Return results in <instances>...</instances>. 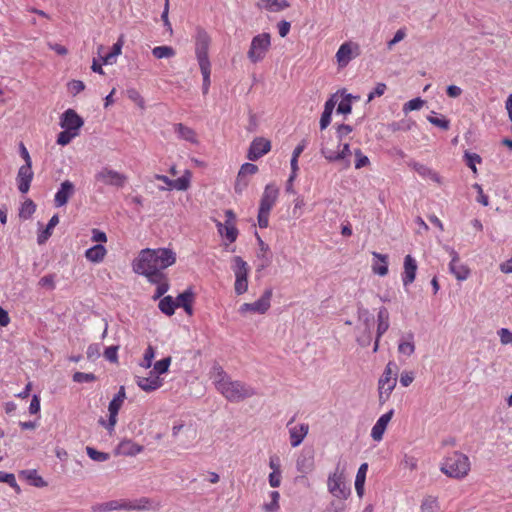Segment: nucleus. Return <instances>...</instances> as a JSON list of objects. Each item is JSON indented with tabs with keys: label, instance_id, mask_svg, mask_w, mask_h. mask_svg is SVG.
I'll use <instances>...</instances> for the list:
<instances>
[{
	"label": "nucleus",
	"instance_id": "obj_1",
	"mask_svg": "<svg viewBox=\"0 0 512 512\" xmlns=\"http://www.w3.org/2000/svg\"><path fill=\"white\" fill-rule=\"evenodd\" d=\"M176 253L170 248L142 249L133 261V271L156 285L154 299L162 297L169 289L164 270L176 263Z\"/></svg>",
	"mask_w": 512,
	"mask_h": 512
},
{
	"label": "nucleus",
	"instance_id": "obj_2",
	"mask_svg": "<svg viewBox=\"0 0 512 512\" xmlns=\"http://www.w3.org/2000/svg\"><path fill=\"white\" fill-rule=\"evenodd\" d=\"M210 378L216 390L230 402H240L256 394L255 390L245 383L232 380L220 365H214Z\"/></svg>",
	"mask_w": 512,
	"mask_h": 512
},
{
	"label": "nucleus",
	"instance_id": "obj_3",
	"mask_svg": "<svg viewBox=\"0 0 512 512\" xmlns=\"http://www.w3.org/2000/svg\"><path fill=\"white\" fill-rule=\"evenodd\" d=\"M471 469L468 456L461 452H452L442 462L440 470L450 478L463 479Z\"/></svg>",
	"mask_w": 512,
	"mask_h": 512
},
{
	"label": "nucleus",
	"instance_id": "obj_4",
	"mask_svg": "<svg viewBox=\"0 0 512 512\" xmlns=\"http://www.w3.org/2000/svg\"><path fill=\"white\" fill-rule=\"evenodd\" d=\"M279 189L274 183L265 186L259 203L258 225L260 228H267L269 225V216L272 208L277 202Z\"/></svg>",
	"mask_w": 512,
	"mask_h": 512
},
{
	"label": "nucleus",
	"instance_id": "obj_5",
	"mask_svg": "<svg viewBox=\"0 0 512 512\" xmlns=\"http://www.w3.org/2000/svg\"><path fill=\"white\" fill-rule=\"evenodd\" d=\"M329 493L340 500L347 499L351 494L350 485L345 479V468L337 465L335 470L329 474L327 479Z\"/></svg>",
	"mask_w": 512,
	"mask_h": 512
},
{
	"label": "nucleus",
	"instance_id": "obj_6",
	"mask_svg": "<svg viewBox=\"0 0 512 512\" xmlns=\"http://www.w3.org/2000/svg\"><path fill=\"white\" fill-rule=\"evenodd\" d=\"M398 366L395 362L389 361L384 369L382 376L378 382L379 401L385 403L397 383Z\"/></svg>",
	"mask_w": 512,
	"mask_h": 512
},
{
	"label": "nucleus",
	"instance_id": "obj_7",
	"mask_svg": "<svg viewBox=\"0 0 512 512\" xmlns=\"http://www.w3.org/2000/svg\"><path fill=\"white\" fill-rule=\"evenodd\" d=\"M271 48L270 33H260L251 40L250 47L247 51V57L251 63L257 64L263 61Z\"/></svg>",
	"mask_w": 512,
	"mask_h": 512
},
{
	"label": "nucleus",
	"instance_id": "obj_8",
	"mask_svg": "<svg viewBox=\"0 0 512 512\" xmlns=\"http://www.w3.org/2000/svg\"><path fill=\"white\" fill-rule=\"evenodd\" d=\"M232 270L235 275L234 290L237 295H242L248 290L249 265L240 256L232 259Z\"/></svg>",
	"mask_w": 512,
	"mask_h": 512
},
{
	"label": "nucleus",
	"instance_id": "obj_9",
	"mask_svg": "<svg viewBox=\"0 0 512 512\" xmlns=\"http://www.w3.org/2000/svg\"><path fill=\"white\" fill-rule=\"evenodd\" d=\"M95 180L105 186L122 188L128 181V176L124 173L116 171L108 166L101 168L95 174Z\"/></svg>",
	"mask_w": 512,
	"mask_h": 512
},
{
	"label": "nucleus",
	"instance_id": "obj_10",
	"mask_svg": "<svg viewBox=\"0 0 512 512\" xmlns=\"http://www.w3.org/2000/svg\"><path fill=\"white\" fill-rule=\"evenodd\" d=\"M273 296L272 288H267L263 292L262 296L253 303H243L239 307L240 314H265L271 307V299Z\"/></svg>",
	"mask_w": 512,
	"mask_h": 512
},
{
	"label": "nucleus",
	"instance_id": "obj_11",
	"mask_svg": "<svg viewBox=\"0 0 512 512\" xmlns=\"http://www.w3.org/2000/svg\"><path fill=\"white\" fill-rule=\"evenodd\" d=\"M360 46L353 41H346L342 43L336 52L335 58L338 68H345L351 60L360 55Z\"/></svg>",
	"mask_w": 512,
	"mask_h": 512
},
{
	"label": "nucleus",
	"instance_id": "obj_12",
	"mask_svg": "<svg viewBox=\"0 0 512 512\" xmlns=\"http://www.w3.org/2000/svg\"><path fill=\"white\" fill-rule=\"evenodd\" d=\"M225 216V223H221L219 221L216 222L217 230L219 234L229 243H233L236 241L239 234L236 227V215L232 210L229 209L225 211Z\"/></svg>",
	"mask_w": 512,
	"mask_h": 512
},
{
	"label": "nucleus",
	"instance_id": "obj_13",
	"mask_svg": "<svg viewBox=\"0 0 512 512\" xmlns=\"http://www.w3.org/2000/svg\"><path fill=\"white\" fill-rule=\"evenodd\" d=\"M210 42H211V39L205 31H199L197 33L196 41H195V54H196V58H197L199 67L211 65L209 56H208Z\"/></svg>",
	"mask_w": 512,
	"mask_h": 512
},
{
	"label": "nucleus",
	"instance_id": "obj_14",
	"mask_svg": "<svg viewBox=\"0 0 512 512\" xmlns=\"http://www.w3.org/2000/svg\"><path fill=\"white\" fill-rule=\"evenodd\" d=\"M295 416L287 423L290 445L295 448L298 447L309 432L308 423L293 424Z\"/></svg>",
	"mask_w": 512,
	"mask_h": 512
},
{
	"label": "nucleus",
	"instance_id": "obj_15",
	"mask_svg": "<svg viewBox=\"0 0 512 512\" xmlns=\"http://www.w3.org/2000/svg\"><path fill=\"white\" fill-rule=\"evenodd\" d=\"M451 261L449 263V270L458 281L466 280L470 275V269L467 265L460 262L459 254L451 247H447Z\"/></svg>",
	"mask_w": 512,
	"mask_h": 512
},
{
	"label": "nucleus",
	"instance_id": "obj_16",
	"mask_svg": "<svg viewBox=\"0 0 512 512\" xmlns=\"http://www.w3.org/2000/svg\"><path fill=\"white\" fill-rule=\"evenodd\" d=\"M271 150V142L270 140L264 138V137H256L251 142L247 158L251 161H256L262 156L269 153Z\"/></svg>",
	"mask_w": 512,
	"mask_h": 512
},
{
	"label": "nucleus",
	"instance_id": "obj_17",
	"mask_svg": "<svg viewBox=\"0 0 512 512\" xmlns=\"http://www.w3.org/2000/svg\"><path fill=\"white\" fill-rule=\"evenodd\" d=\"M321 153L330 162L345 160L351 155L350 145L348 143L341 145L338 142V150H331L329 142H326L321 148Z\"/></svg>",
	"mask_w": 512,
	"mask_h": 512
},
{
	"label": "nucleus",
	"instance_id": "obj_18",
	"mask_svg": "<svg viewBox=\"0 0 512 512\" xmlns=\"http://www.w3.org/2000/svg\"><path fill=\"white\" fill-rule=\"evenodd\" d=\"M84 125L83 119L73 109H67L60 118V126L62 129L78 133Z\"/></svg>",
	"mask_w": 512,
	"mask_h": 512
},
{
	"label": "nucleus",
	"instance_id": "obj_19",
	"mask_svg": "<svg viewBox=\"0 0 512 512\" xmlns=\"http://www.w3.org/2000/svg\"><path fill=\"white\" fill-rule=\"evenodd\" d=\"M33 177L34 173L32 171V165L28 164L20 166L16 181L18 189L21 193L25 194L29 191Z\"/></svg>",
	"mask_w": 512,
	"mask_h": 512
},
{
	"label": "nucleus",
	"instance_id": "obj_20",
	"mask_svg": "<svg viewBox=\"0 0 512 512\" xmlns=\"http://www.w3.org/2000/svg\"><path fill=\"white\" fill-rule=\"evenodd\" d=\"M75 193V186L74 184L69 181L65 180L61 183L58 191L56 192L54 196V204L56 207H62L66 205L69 201V199L74 195Z\"/></svg>",
	"mask_w": 512,
	"mask_h": 512
},
{
	"label": "nucleus",
	"instance_id": "obj_21",
	"mask_svg": "<svg viewBox=\"0 0 512 512\" xmlns=\"http://www.w3.org/2000/svg\"><path fill=\"white\" fill-rule=\"evenodd\" d=\"M394 414V410L386 412L381 415L371 429V437L374 441L380 442L383 439L384 433L387 429L389 422L391 421Z\"/></svg>",
	"mask_w": 512,
	"mask_h": 512
},
{
	"label": "nucleus",
	"instance_id": "obj_22",
	"mask_svg": "<svg viewBox=\"0 0 512 512\" xmlns=\"http://www.w3.org/2000/svg\"><path fill=\"white\" fill-rule=\"evenodd\" d=\"M258 172V167L252 163H244L241 165L237 175L235 190L241 192L248 185L247 176H252Z\"/></svg>",
	"mask_w": 512,
	"mask_h": 512
},
{
	"label": "nucleus",
	"instance_id": "obj_23",
	"mask_svg": "<svg viewBox=\"0 0 512 512\" xmlns=\"http://www.w3.org/2000/svg\"><path fill=\"white\" fill-rule=\"evenodd\" d=\"M136 384L145 392H153L163 385V381L158 375L150 372L148 377L137 376Z\"/></svg>",
	"mask_w": 512,
	"mask_h": 512
},
{
	"label": "nucleus",
	"instance_id": "obj_24",
	"mask_svg": "<svg viewBox=\"0 0 512 512\" xmlns=\"http://www.w3.org/2000/svg\"><path fill=\"white\" fill-rule=\"evenodd\" d=\"M402 282L404 286H408L414 282L417 272V262L411 255H406L403 264Z\"/></svg>",
	"mask_w": 512,
	"mask_h": 512
},
{
	"label": "nucleus",
	"instance_id": "obj_25",
	"mask_svg": "<svg viewBox=\"0 0 512 512\" xmlns=\"http://www.w3.org/2000/svg\"><path fill=\"white\" fill-rule=\"evenodd\" d=\"M123 403L121 401H118L116 399H112L108 406L109 411V419L108 422H105L103 419H101L99 422L101 425H103L111 434L114 431V428L117 424V416L119 413V410L121 409Z\"/></svg>",
	"mask_w": 512,
	"mask_h": 512
},
{
	"label": "nucleus",
	"instance_id": "obj_26",
	"mask_svg": "<svg viewBox=\"0 0 512 512\" xmlns=\"http://www.w3.org/2000/svg\"><path fill=\"white\" fill-rule=\"evenodd\" d=\"M173 129L179 139L189 142L193 145L199 144L198 135L193 128L182 123H177L174 124Z\"/></svg>",
	"mask_w": 512,
	"mask_h": 512
},
{
	"label": "nucleus",
	"instance_id": "obj_27",
	"mask_svg": "<svg viewBox=\"0 0 512 512\" xmlns=\"http://www.w3.org/2000/svg\"><path fill=\"white\" fill-rule=\"evenodd\" d=\"M128 511H150L156 510L159 504L149 497H141L135 500H127Z\"/></svg>",
	"mask_w": 512,
	"mask_h": 512
},
{
	"label": "nucleus",
	"instance_id": "obj_28",
	"mask_svg": "<svg viewBox=\"0 0 512 512\" xmlns=\"http://www.w3.org/2000/svg\"><path fill=\"white\" fill-rule=\"evenodd\" d=\"M144 447L134 442L131 439L122 440L117 448L116 453L123 456H135L141 452H143Z\"/></svg>",
	"mask_w": 512,
	"mask_h": 512
},
{
	"label": "nucleus",
	"instance_id": "obj_29",
	"mask_svg": "<svg viewBox=\"0 0 512 512\" xmlns=\"http://www.w3.org/2000/svg\"><path fill=\"white\" fill-rule=\"evenodd\" d=\"M372 256L373 273L382 277L386 276L388 274V256L378 252H372Z\"/></svg>",
	"mask_w": 512,
	"mask_h": 512
},
{
	"label": "nucleus",
	"instance_id": "obj_30",
	"mask_svg": "<svg viewBox=\"0 0 512 512\" xmlns=\"http://www.w3.org/2000/svg\"><path fill=\"white\" fill-rule=\"evenodd\" d=\"M107 255V249L102 244H96L85 252V257L92 263H101Z\"/></svg>",
	"mask_w": 512,
	"mask_h": 512
},
{
	"label": "nucleus",
	"instance_id": "obj_31",
	"mask_svg": "<svg viewBox=\"0 0 512 512\" xmlns=\"http://www.w3.org/2000/svg\"><path fill=\"white\" fill-rule=\"evenodd\" d=\"M194 301V294L191 290H186L179 294L175 300L177 307H183L188 315L193 314L192 303Z\"/></svg>",
	"mask_w": 512,
	"mask_h": 512
},
{
	"label": "nucleus",
	"instance_id": "obj_32",
	"mask_svg": "<svg viewBox=\"0 0 512 512\" xmlns=\"http://www.w3.org/2000/svg\"><path fill=\"white\" fill-rule=\"evenodd\" d=\"M59 217L58 215H53L49 220L47 226L38 233L37 243L42 245L47 242V240L51 237L53 233V229L58 225Z\"/></svg>",
	"mask_w": 512,
	"mask_h": 512
},
{
	"label": "nucleus",
	"instance_id": "obj_33",
	"mask_svg": "<svg viewBox=\"0 0 512 512\" xmlns=\"http://www.w3.org/2000/svg\"><path fill=\"white\" fill-rule=\"evenodd\" d=\"M20 476L25 478L29 483L35 487L42 488L47 486V482L37 473L35 469L23 470Z\"/></svg>",
	"mask_w": 512,
	"mask_h": 512
},
{
	"label": "nucleus",
	"instance_id": "obj_34",
	"mask_svg": "<svg viewBox=\"0 0 512 512\" xmlns=\"http://www.w3.org/2000/svg\"><path fill=\"white\" fill-rule=\"evenodd\" d=\"M192 172L185 170L183 175L176 180H172L170 189H176L178 191H186L191 185Z\"/></svg>",
	"mask_w": 512,
	"mask_h": 512
},
{
	"label": "nucleus",
	"instance_id": "obj_35",
	"mask_svg": "<svg viewBox=\"0 0 512 512\" xmlns=\"http://www.w3.org/2000/svg\"><path fill=\"white\" fill-rule=\"evenodd\" d=\"M378 325H377V334L378 338H381L383 334L389 328V312L385 307H381L378 311L377 315Z\"/></svg>",
	"mask_w": 512,
	"mask_h": 512
},
{
	"label": "nucleus",
	"instance_id": "obj_36",
	"mask_svg": "<svg viewBox=\"0 0 512 512\" xmlns=\"http://www.w3.org/2000/svg\"><path fill=\"white\" fill-rule=\"evenodd\" d=\"M398 352L406 356H411L415 352L414 337L412 334H409L405 339L399 342Z\"/></svg>",
	"mask_w": 512,
	"mask_h": 512
},
{
	"label": "nucleus",
	"instance_id": "obj_37",
	"mask_svg": "<svg viewBox=\"0 0 512 512\" xmlns=\"http://www.w3.org/2000/svg\"><path fill=\"white\" fill-rule=\"evenodd\" d=\"M115 510H126L128 511L127 500H112L100 505V512H110Z\"/></svg>",
	"mask_w": 512,
	"mask_h": 512
},
{
	"label": "nucleus",
	"instance_id": "obj_38",
	"mask_svg": "<svg viewBox=\"0 0 512 512\" xmlns=\"http://www.w3.org/2000/svg\"><path fill=\"white\" fill-rule=\"evenodd\" d=\"M159 309L162 313L167 316H172L177 308V304L175 300L171 296L163 297L159 302Z\"/></svg>",
	"mask_w": 512,
	"mask_h": 512
},
{
	"label": "nucleus",
	"instance_id": "obj_39",
	"mask_svg": "<svg viewBox=\"0 0 512 512\" xmlns=\"http://www.w3.org/2000/svg\"><path fill=\"white\" fill-rule=\"evenodd\" d=\"M152 54L156 59L172 58L176 55V51L171 46H156L152 49Z\"/></svg>",
	"mask_w": 512,
	"mask_h": 512
},
{
	"label": "nucleus",
	"instance_id": "obj_40",
	"mask_svg": "<svg viewBox=\"0 0 512 512\" xmlns=\"http://www.w3.org/2000/svg\"><path fill=\"white\" fill-rule=\"evenodd\" d=\"M36 211V205L31 199H26L19 210V217L27 220L29 219Z\"/></svg>",
	"mask_w": 512,
	"mask_h": 512
},
{
	"label": "nucleus",
	"instance_id": "obj_41",
	"mask_svg": "<svg viewBox=\"0 0 512 512\" xmlns=\"http://www.w3.org/2000/svg\"><path fill=\"white\" fill-rule=\"evenodd\" d=\"M438 509V500L434 496L425 497L420 506L421 512H437Z\"/></svg>",
	"mask_w": 512,
	"mask_h": 512
},
{
	"label": "nucleus",
	"instance_id": "obj_42",
	"mask_svg": "<svg viewBox=\"0 0 512 512\" xmlns=\"http://www.w3.org/2000/svg\"><path fill=\"white\" fill-rule=\"evenodd\" d=\"M270 498H271V501L269 503H265L263 505V509L266 511V512H277L280 508V505H279V499H280V494L278 491H272L270 493Z\"/></svg>",
	"mask_w": 512,
	"mask_h": 512
},
{
	"label": "nucleus",
	"instance_id": "obj_43",
	"mask_svg": "<svg viewBox=\"0 0 512 512\" xmlns=\"http://www.w3.org/2000/svg\"><path fill=\"white\" fill-rule=\"evenodd\" d=\"M313 457H300L297 460V469L301 473H308L313 470Z\"/></svg>",
	"mask_w": 512,
	"mask_h": 512
},
{
	"label": "nucleus",
	"instance_id": "obj_44",
	"mask_svg": "<svg viewBox=\"0 0 512 512\" xmlns=\"http://www.w3.org/2000/svg\"><path fill=\"white\" fill-rule=\"evenodd\" d=\"M464 159L466 162V165L472 170L474 174H477V167L476 164H480L482 162V158L480 155L476 153H469L466 152L464 154Z\"/></svg>",
	"mask_w": 512,
	"mask_h": 512
},
{
	"label": "nucleus",
	"instance_id": "obj_45",
	"mask_svg": "<svg viewBox=\"0 0 512 512\" xmlns=\"http://www.w3.org/2000/svg\"><path fill=\"white\" fill-rule=\"evenodd\" d=\"M171 361L172 359L170 356L157 361L154 364V370L152 372L158 376L168 372Z\"/></svg>",
	"mask_w": 512,
	"mask_h": 512
},
{
	"label": "nucleus",
	"instance_id": "obj_46",
	"mask_svg": "<svg viewBox=\"0 0 512 512\" xmlns=\"http://www.w3.org/2000/svg\"><path fill=\"white\" fill-rule=\"evenodd\" d=\"M203 76V85H202V91L203 94L206 95L209 91L210 85H211V65L209 66H200L199 67Z\"/></svg>",
	"mask_w": 512,
	"mask_h": 512
},
{
	"label": "nucleus",
	"instance_id": "obj_47",
	"mask_svg": "<svg viewBox=\"0 0 512 512\" xmlns=\"http://www.w3.org/2000/svg\"><path fill=\"white\" fill-rule=\"evenodd\" d=\"M77 136L78 133H74L72 131L63 129V131H61L58 134L56 142L58 145L65 146L68 145L72 141V139H74Z\"/></svg>",
	"mask_w": 512,
	"mask_h": 512
},
{
	"label": "nucleus",
	"instance_id": "obj_48",
	"mask_svg": "<svg viewBox=\"0 0 512 512\" xmlns=\"http://www.w3.org/2000/svg\"><path fill=\"white\" fill-rule=\"evenodd\" d=\"M86 453L94 461L104 462L109 459L108 453L97 451L96 449L90 446L86 447Z\"/></svg>",
	"mask_w": 512,
	"mask_h": 512
},
{
	"label": "nucleus",
	"instance_id": "obj_49",
	"mask_svg": "<svg viewBox=\"0 0 512 512\" xmlns=\"http://www.w3.org/2000/svg\"><path fill=\"white\" fill-rule=\"evenodd\" d=\"M424 104H425V101L422 100L421 98L412 99L404 104L403 112L405 114H407L411 111L419 110L423 107Z\"/></svg>",
	"mask_w": 512,
	"mask_h": 512
},
{
	"label": "nucleus",
	"instance_id": "obj_50",
	"mask_svg": "<svg viewBox=\"0 0 512 512\" xmlns=\"http://www.w3.org/2000/svg\"><path fill=\"white\" fill-rule=\"evenodd\" d=\"M154 357H155V350H154L153 346L148 345V347L146 348V350L144 352L143 360L140 363V366L145 369L150 368Z\"/></svg>",
	"mask_w": 512,
	"mask_h": 512
},
{
	"label": "nucleus",
	"instance_id": "obj_51",
	"mask_svg": "<svg viewBox=\"0 0 512 512\" xmlns=\"http://www.w3.org/2000/svg\"><path fill=\"white\" fill-rule=\"evenodd\" d=\"M427 120L434 126H437L443 130H448L450 128V121L445 117H437V116H428Z\"/></svg>",
	"mask_w": 512,
	"mask_h": 512
},
{
	"label": "nucleus",
	"instance_id": "obj_52",
	"mask_svg": "<svg viewBox=\"0 0 512 512\" xmlns=\"http://www.w3.org/2000/svg\"><path fill=\"white\" fill-rule=\"evenodd\" d=\"M97 377L93 373L75 372L73 381L76 383H87L96 381Z\"/></svg>",
	"mask_w": 512,
	"mask_h": 512
},
{
	"label": "nucleus",
	"instance_id": "obj_53",
	"mask_svg": "<svg viewBox=\"0 0 512 512\" xmlns=\"http://www.w3.org/2000/svg\"><path fill=\"white\" fill-rule=\"evenodd\" d=\"M406 35H407L406 28L398 29L396 31V33L394 34V37L390 41L387 42V49L392 50L394 45H396L397 43L402 41L406 37Z\"/></svg>",
	"mask_w": 512,
	"mask_h": 512
},
{
	"label": "nucleus",
	"instance_id": "obj_54",
	"mask_svg": "<svg viewBox=\"0 0 512 512\" xmlns=\"http://www.w3.org/2000/svg\"><path fill=\"white\" fill-rule=\"evenodd\" d=\"M410 166L421 176V177H424V178H427L428 176H430L431 172L433 171L431 168H429L428 166L424 165V164H421V163H418V162H414L412 164H410Z\"/></svg>",
	"mask_w": 512,
	"mask_h": 512
},
{
	"label": "nucleus",
	"instance_id": "obj_55",
	"mask_svg": "<svg viewBox=\"0 0 512 512\" xmlns=\"http://www.w3.org/2000/svg\"><path fill=\"white\" fill-rule=\"evenodd\" d=\"M355 157H356V161H355L356 169L365 167V166L369 165V163H370L369 158L366 155H364L360 149L355 150Z\"/></svg>",
	"mask_w": 512,
	"mask_h": 512
},
{
	"label": "nucleus",
	"instance_id": "obj_56",
	"mask_svg": "<svg viewBox=\"0 0 512 512\" xmlns=\"http://www.w3.org/2000/svg\"><path fill=\"white\" fill-rule=\"evenodd\" d=\"M85 89V84L81 80H72L68 83V90L71 94L76 95Z\"/></svg>",
	"mask_w": 512,
	"mask_h": 512
},
{
	"label": "nucleus",
	"instance_id": "obj_57",
	"mask_svg": "<svg viewBox=\"0 0 512 512\" xmlns=\"http://www.w3.org/2000/svg\"><path fill=\"white\" fill-rule=\"evenodd\" d=\"M352 110L350 95L342 99L337 107V112L341 114H349Z\"/></svg>",
	"mask_w": 512,
	"mask_h": 512
},
{
	"label": "nucleus",
	"instance_id": "obj_58",
	"mask_svg": "<svg viewBox=\"0 0 512 512\" xmlns=\"http://www.w3.org/2000/svg\"><path fill=\"white\" fill-rule=\"evenodd\" d=\"M502 345L512 344V332L507 328H501L497 332Z\"/></svg>",
	"mask_w": 512,
	"mask_h": 512
},
{
	"label": "nucleus",
	"instance_id": "obj_59",
	"mask_svg": "<svg viewBox=\"0 0 512 512\" xmlns=\"http://www.w3.org/2000/svg\"><path fill=\"white\" fill-rule=\"evenodd\" d=\"M118 346H110L107 347L104 351V357L110 361V362H117L118 361Z\"/></svg>",
	"mask_w": 512,
	"mask_h": 512
},
{
	"label": "nucleus",
	"instance_id": "obj_60",
	"mask_svg": "<svg viewBox=\"0 0 512 512\" xmlns=\"http://www.w3.org/2000/svg\"><path fill=\"white\" fill-rule=\"evenodd\" d=\"M386 89H387V86L385 83H378L375 86L374 90L368 94V101H371L375 97L382 96L385 93Z\"/></svg>",
	"mask_w": 512,
	"mask_h": 512
},
{
	"label": "nucleus",
	"instance_id": "obj_61",
	"mask_svg": "<svg viewBox=\"0 0 512 512\" xmlns=\"http://www.w3.org/2000/svg\"><path fill=\"white\" fill-rule=\"evenodd\" d=\"M91 240L93 242H96L98 244H102V243H105L107 242V235L105 232L99 230V229H92V237H91Z\"/></svg>",
	"mask_w": 512,
	"mask_h": 512
},
{
	"label": "nucleus",
	"instance_id": "obj_62",
	"mask_svg": "<svg viewBox=\"0 0 512 512\" xmlns=\"http://www.w3.org/2000/svg\"><path fill=\"white\" fill-rule=\"evenodd\" d=\"M414 380V374L411 371H404L400 376V383L403 387H408Z\"/></svg>",
	"mask_w": 512,
	"mask_h": 512
},
{
	"label": "nucleus",
	"instance_id": "obj_63",
	"mask_svg": "<svg viewBox=\"0 0 512 512\" xmlns=\"http://www.w3.org/2000/svg\"><path fill=\"white\" fill-rule=\"evenodd\" d=\"M281 471L271 472L269 474V484L271 487L276 488L281 484Z\"/></svg>",
	"mask_w": 512,
	"mask_h": 512
},
{
	"label": "nucleus",
	"instance_id": "obj_64",
	"mask_svg": "<svg viewBox=\"0 0 512 512\" xmlns=\"http://www.w3.org/2000/svg\"><path fill=\"white\" fill-rule=\"evenodd\" d=\"M278 33L281 37H286L290 31L291 24L288 21H280L277 25Z\"/></svg>",
	"mask_w": 512,
	"mask_h": 512
}]
</instances>
